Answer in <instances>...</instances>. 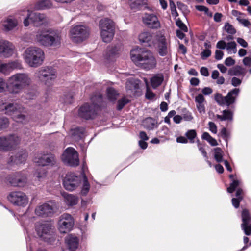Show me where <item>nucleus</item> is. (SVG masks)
I'll list each match as a JSON object with an SVG mask.
<instances>
[{
  "instance_id": "nucleus-1",
  "label": "nucleus",
  "mask_w": 251,
  "mask_h": 251,
  "mask_svg": "<svg viewBox=\"0 0 251 251\" xmlns=\"http://www.w3.org/2000/svg\"><path fill=\"white\" fill-rule=\"evenodd\" d=\"M131 59L136 65L146 70L154 68L156 60L149 50L140 48L133 49L130 51Z\"/></svg>"
},
{
  "instance_id": "nucleus-2",
  "label": "nucleus",
  "mask_w": 251,
  "mask_h": 251,
  "mask_svg": "<svg viewBox=\"0 0 251 251\" xmlns=\"http://www.w3.org/2000/svg\"><path fill=\"white\" fill-rule=\"evenodd\" d=\"M32 79L27 73H18L11 75L7 80L6 89L9 93L16 95L29 86Z\"/></svg>"
},
{
  "instance_id": "nucleus-3",
  "label": "nucleus",
  "mask_w": 251,
  "mask_h": 251,
  "mask_svg": "<svg viewBox=\"0 0 251 251\" xmlns=\"http://www.w3.org/2000/svg\"><path fill=\"white\" fill-rule=\"evenodd\" d=\"M39 45L46 47H59L61 45V33L56 30L44 29L39 30L35 38Z\"/></svg>"
},
{
  "instance_id": "nucleus-4",
  "label": "nucleus",
  "mask_w": 251,
  "mask_h": 251,
  "mask_svg": "<svg viewBox=\"0 0 251 251\" xmlns=\"http://www.w3.org/2000/svg\"><path fill=\"white\" fill-rule=\"evenodd\" d=\"M44 59V53L39 48L31 47L25 51V62L31 67H37L42 64Z\"/></svg>"
},
{
  "instance_id": "nucleus-5",
  "label": "nucleus",
  "mask_w": 251,
  "mask_h": 251,
  "mask_svg": "<svg viewBox=\"0 0 251 251\" xmlns=\"http://www.w3.org/2000/svg\"><path fill=\"white\" fill-rule=\"evenodd\" d=\"M240 93V89L235 88L229 91L226 96H223L220 93H216L214 100L219 105L232 106L235 103Z\"/></svg>"
},
{
  "instance_id": "nucleus-6",
  "label": "nucleus",
  "mask_w": 251,
  "mask_h": 251,
  "mask_svg": "<svg viewBox=\"0 0 251 251\" xmlns=\"http://www.w3.org/2000/svg\"><path fill=\"white\" fill-rule=\"evenodd\" d=\"M35 229L38 235L45 241L51 243L54 240V228L50 223L45 222L37 224Z\"/></svg>"
},
{
  "instance_id": "nucleus-7",
  "label": "nucleus",
  "mask_w": 251,
  "mask_h": 251,
  "mask_svg": "<svg viewBox=\"0 0 251 251\" xmlns=\"http://www.w3.org/2000/svg\"><path fill=\"white\" fill-rule=\"evenodd\" d=\"M99 27L103 41L110 42L114 35V24L113 21L108 18L101 19L99 23Z\"/></svg>"
},
{
  "instance_id": "nucleus-8",
  "label": "nucleus",
  "mask_w": 251,
  "mask_h": 251,
  "mask_svg": "<svg viewBox=\"0 0 251 251\" xmlns=\"http://www.w3.org/2000/svg\"><path fill=\"white\" fill-rule=\"evenodd\" d=\"M98 102H93L91 104L85 103L78 110V115L80 117L86 120L93 119L97 114V111L100 107V103L102 100V96L98 97Z\"/></svg>"
},
{
  "instance_id": "nucleus-9",
  "label": "nucleus",
  "mask_w": 251,
  "mask_h": 251,
  "mask_svg": "<svg viewBox=\"0 0 251 251\" xmlns=\"http://www.w3.org/2000/svg\"><path fill=\"white\" fill-rule=\"evenodd\" d=\"M89 35V29L83 25L74 26L70 30L72 40L75 43H80L86 39Z\"/></svg>"
},
{
  "instance_id": "nucleus-10",
  "label": "nucleus",
  "mask_w": 251,
  "mask_h": 251,
  "mask_svg": "<svg viewBox=\"0 0 251 251\" xmlns=\"http://www.w3.org/2000/svg\"><path fill=\"white\" fill-rule=\"evenodd\" d=\"M74 225L72 216L68 213L61 215L58 222V228L61 233H66L70 231Z\"/></svg>"
},
{
  "instance_id": "nucleus-11",
  "label": "nucleus",
  "mask_w": 251,
  "mask_h": 251,
  "mask_svg": "<svg viewBox=\"0 0 251 251\" xmlns=\"http://www.w3.org/2000/svg\"><path fill=\"white\" fill-rule=\"evenodd\" d=\"M62 160L67 165L75 167L79 164L78 154L76 151L73 148H68L64 151Z\"/></svg>"
},
{
  "instance_id": "nucleus-12",
  "label": "nucleus",
  "mask_w": 251,
  "mask_h": 251,
  "mask_svg": "<svg viewBox=\"0 0 251 251\" xmlns=\"http://www.w3.org/2000/svg\"><path fill=\"white\" fill-rule=\"evenodd\" d=\"M20 139L17 136L11 134L0 137V151H8L20 143Z\"/></svg>"
},
{
  "instance_id": "nucleus-13",
  "label": "nucleus",
  "mask_w": 251,
  "mask_h": 251,
  "mask_svg": "<svg viewBox=\"0 0 251 251\" xmlns=\"http://www.w3.org/2000/svg\"><path fill=\"white\" fill-rule=\"evenodd\" d=\"M9 201L17 206L25 207L28 203V199L26 195L21 191H13L7 197Z\"/></svg>"
},
{
  "instance_id": "nucleus-14",
  "label": "nucleus",
  "mask_w": 251,
  "mask_h": 251,
  "mask_svg": "<svg viewBox=\"0 0 251 251\" xmlns=\"http://www.w3.org/2000/svg\"><path fill=\"white\" fill-rule=\"evenodd\" d=\"M81 182L80 177L76 176L74 173H70L66 175L63 183L65 189L72 191L80 186Z\"/></svg>"
},
{
  "instance_id": "nucleus-15",
  "label": "nucleus",
  "mask_w": 251,
  "mask_h": 251,
  "mask_svg": "<svg viewBox=\"0 0 251 251\" xmlns=\"http://www.w3.org/2000/svg\"><path fill=\"white\" fill-rule=\"evenodd\" d=\"M55 205L50 201L37 206L35 210V214L40 217H47L52 216L55 212Z\"/></svg>"
},
{
  "instance_id": "nucleus-16",
  "label": "nucleus",
  "mask_w": 251,
  "mask_h": 251,
  "mask_svg": "<svg viewBox=\"0 0 251 251\" xmlns=\"http://www.w3.org/2000/svg\"><path fill=\"white\" fill-rule=\"evenodd\" d=\"M7 181L13 186L22 187L26 184L27 178L24 173L18 172L9 175L7 177Z\"/></svg>"
},
{
  "instance_id": "nucleus-17",
  "label": "nucleus",
  "mask_w": 251,
  "mask_h": 251,
  "mask_svg": "<svg viewBox=\"0 0 251 251\" xmlns=\"http://www.w3.org/2000/svg\"><path fill=\"white\" fill-rule=\"evenodd\" d=\"M140 43L148 47L154 46L158 39L157 36L151 31H144L138 35Z\"/></svg>"
},
{
  "instance_id": "nucleus-18",
  "label": "nucleus",
  "mask_w": 251,
  "mask_h": 251,
  "mask_svg": "<svg viewBox=\"0 0 251 251\" xmlns=\"http://www.w3.org/2000/svg\"><path fill=\"white\" fill-rule=\"evenodd\" d=\"M158 52L161 56H165L171 53V43L165 37L161 35L158 37Z\"/></svg>"
},
{
  "instance_id": "nucleus-19",
  "label": "nucleus",
  "mask_w": 251,
  "mask_h": 251,
  "mask_svg": "<svg viewBox=\"0 0 251 251\" xmlns=\"http://www.w3.org/2000/svg\"><path fill=\"white\" fill-rule=\"evenodd\" d=\"M56 72L51 67H45L39 70L37 73V76L43 81L54 79L56 77Z\"/></svg>"
},
{
  "instance_id": "nucleus-20",
  "label": "nucleus",
  "mask_w": 251,
  "mask_h": 251,
  "mask_svg": "<svg viewBox=\"0 0 251 251\" xmlns=\"http://www.w3.org/2000/svg\"><path fill=\"white\" fill-rule=\"evenodd\" d=\"M143 23L149 28L158 29L160 27V23L156 16L152 13H145L142 18Z\"/></svg>"
},
{
  "instance_id": "nucleus-21",
  "label": "nucleus",
  "mask_w": 251,
  "mask_h": 251,
  "mask_svg": "<svg viewBox=\"0 0 251 251\" xmlns=\"http://www.w3.org/2000/svg\"><path fill=\"white\" fill-rule=\"evenodd\" d=\"M14 47L10 42L0 39V57L8 58L12 55Z\"/></svg>"
},
{
  "instance_id": "nucleus-22",
  "label": "nucleus",
  "mask_w": 251,
  "mask_h": 251,
  "mask_svg": "<svg viewBox=\"0 0 251 251\" xmlns=\"http://www.w3.org/2000/svg\"><path fill=\"white\" fill-rule=\"evenodd\" d=\"M22 68V64L18 60L10 61L6 63H2L0 72L7 75L14 70L21 69Z\"/></svg>"
},
{
  "instance_id": "nucleus-23",
  "label": "nucleus",
  "mask_w": 251,
  "mask_h": 251,
  "mask_svg": "<svg viewBox=\"0 0 251 251\" xmlns=\"http://www.w3.org/2000/svg\"><path fill=\"white\" fill-rule=\"evenodd\" d=\"M20 109H23V107L17 103H9L5 105L3 101L0 100V109L4 110L5 114L11 116L12 118L13 117V115H15Z\"/></svg>"
},
{
  "instance_id": "nucleus-24",
  "label": "nucleus",
  "mask_w": 251,
  "mask_h": 251,
  "mask_svg": "<svg viewBox=\"0 0 251 251\" xmlns=\"http://www.w3.org/2000/svg\"><path fill=\"white\" fill-rule=\"evenodd\" d=\"M34 161L40 166H52L55 164L56 159L52 154L44 155L40 158H35Z\"/></svg>"
},
{
  "instance_id": "nucleus-25",
  "label": "nucleus",
  "mask_w": 251,
  "mask_h": 251,
  "mask_svg": "<svg viewBox=\"0 0 251 251\" xmlns=\"http://www.w3.org/2000/svg\"><path fill=\"white\" fill-rule=\"evenodd\" d=\"M28 12H29V11ZM28 18L37 26L42 25L46 21V16L44 14H41L39 12L29 13L28 14Z\"/></svg>"
},
{
  "instance_id": "nucleus-26",
  "label": "nucleus",
  "mask_w": 251,
  "mask_h": 251,
  "mask_svg": "<svg viewBox=\"0 0 251 251\" xmlns=\"http://www.w3.org/2000/svg\"><path fill=\"white\" fill-rule=\"evenodd\" d=\"M65 243L69 251H75L79 246V239L76 236L70 234L66 237Z\"/></svg>"
},
{
  "instance_id": "nucleus-27",
  "label": "nucleus",
  "mask_w": 251,
  "mask_h": 251,
  "mask_svg": "<svg viewBox=\"0 0 251 251\" xmlns=\"http://www.w3.org/2000/svg\"><path fill=\"white\" fill-rule=\"evenodd\" d=\"M27 157V154L26 152H20L14 156H11L10 158V161L16 164L24 163L25 162Z\"/></svg>"
},
{
  "instance_id": "nucleus-28",
  "label": "nucleus",
  "mask_w": 251,
  "mask_h": 251,
  "mask_svg": "<svg viewBox=\"0 0 251 251\" xmlns=\"http://www.w3.org/2000/svg\"><path fill=\"white\" fill-rule=\"evenodd\" d=\"M17 24L18 22L15 18L9 17L3 21V26L5 31H9L16 27Z\"/></svg>"
},
{
  "instance_id": "nucleus-29",
  "label": "nucleus",
  "mask_w": 251,
  "mask_h": 251,
  "mask_svg": "<svg viewBox=\"0 0 251 251\" xmlns=\"http://www.w3.org/2000/svg\"><path fill=\"white\" fill-rule=\"evenodd\" d=\"M246 73L245 69L239 65L230 68L228 71V74L230 76H242V77L245 75Z\"/></svg>"
},
{
  "instance_id": "nucleus-30",
  "label": "nucleus",
  "mask_w": 251,
  "mask_h": 251,
  "mask_svg": "<svg viewBox=\"0 0 251 251\" xmlns=\"http://www.w3.org/2000/svg\"><path fill=\"white\" fill-rule=\"evenodd\" d=\"M195 100L197 103L196 106L198 111L200 113H204L205 112V106L204 104L205 98L201 94H199L195 97Z\"/></svg>"
},
{
  "instance_id": "nucleus-31",
  "label": "nucleus",
  "mask_w": 251,
  "mask_h": 251,
  "mask_svg": "<svg viewBox=\"0 0 251 251\" xmlns=\"http://www.w3.org/2000/svg\"><path fill=\"white\" fill-rule=\"evenodd\" d=\"M25 108L23 107V109H20V110H18L17 112L15 115H13V117L12 118L13 120L17 123H21L25 124L28 121V118L25 115L22 114L24 111Z\"/></svg>"
},
{
  "instance_id": "nucleus-32",
  "label": "nucleus",
  "mask_w": 251,
  "mask_h": 251,
  "mask_svg": "<svg viewBox=\"0 0 251 251\" xmlns=\"http://www.w3.org/2000/svg\"><path fill=\"white\" fill-rule=\"evenodd\" d=\"M64 201L69 206L76 205L78 202V198L72 194H64Z\"/></svg>"
},
{
  "instance_id": "nucleus-33",
  "label": "nucleus",
  "mask_w": 251,
  "mask_h": 251,
  "mask_svg": "<svg viewBox=\"0 0 251 251\" xmlns=\"http://www.w3.org/2000/svg\"><path fill=\"white\" fill-rule=\"evenodd\" d=\"M222 115L217 114L216 117L220 121H232L233 120V113L229 110H224L222 112Z\"/></svg>"
},
{
  "instance_id": "nucleus-34",
  "label": "nucleus",
  "mask_w": 251,
  "mask_h": 251,
  "mask_svg": "<svg viewBox=\"0 0 251 251\" xmlns=\"http://www.w3.org/2000/svg\"><path fill=\"white\" fill-rule=\"evenodd\" d=\"M164 77L162 75H156L151 79V83L153 89L157 88L162 83Z\"/></svg>"
},
{
  "instance_id": "nucleus-35",
  "label": "nucleus",
  "mask_w": 251,
  "mask_h": 251,
  "mask_svg": "<svg viewBox=\"0 0 251 251\" xmlns=\"http://www.w3.org/2000/svg\"><path fill=\"white\" fill-rule=\"evenodd\" d=\"M85 132V128L83 127H76L71 130L72 137L75 139L78 140L82 138Z\"/></svg>"
},
{
  "instance_id": "nucleus-36",
  "label": "nucleus",
  "mask_w": 251,
  "mask_h": 251,
  "mask_svg": "<svg viewBox=\"0 0 251 251\" xmlns=\"http://www.w3.org/2000/svg\"><path fill=\"white\" fill-rule=\"evenodd\" d=\"M242 220L243 223L241 224V228L243 229L249 225V223L251 220L249 211L246 209H243L242 211Z\"/></svg>"
},
{
  "instance_id": "nucleus-37",
  "label": "nucleus",
  "mask_w": 251,
  "mask_h": 251,
  "mask_svg": "<svg viewBox=\"0 0 251 251\" xmlns=\"http://www.w3.org/2000/svg\"><path fill=\"white\" fill-rule=\"evenodd\" d=\"M120 46L114 45L108 46L106 49V56L108 58H111L116 55L118 53L120 50Z\"/></svg>"
},
{
  "instance_id": "nucleus-38",
  "label": "nucleus",
  "mask_w": 251,
  "mask_h": 251,
  "mask_svg": "<svg viewBox=\"0 0 251 251\" xmlns=\"http://www.w3.org/2000/svg\"><path fill=\"white\" fill-rule=\"evenodd\" d=\"M156 123L155 119L151 117H149L143 121V125L145 128L151 130L154 128Z\"/></svg>"
},
{
  "instance_id": "nucleus-39",
  "label": "nucleus",
  "mask_w": 251,
  "mask_h": 251,
  "mask_svg": "<svg viewBox=\"0 0 251 251\" xmlns=\"http://www.w3.org/2000/svg\"><path fill=\"white\" fill-rule=\"evenodd\" d=\"M51 6L50 0H41L35 5V8L37 10L44 9Z\"/></svg>"
},
{
  "instance_id": "nucleus-40",
  "label": "nucleus",
  "mask_w": 251,
  "mask_h": 251,
  "mask_svg": "<svg viewBox=\"0 0 251 251\" xmlns=\"http://www.w3.org/2000/svg\"><path fill=\"white\" fill-rule=\"evenodd\" d=\"M107 97L111 101H115L119 95L117 91L112 87H108L106 90Z\"/></svg>"
},
{
  "instance_id": "nucleus-41",
  "label": "nucleus",
  "mask_w": 251,
  "mask_h": 251,
  "mask_svg": "<svg viewBox=\"0 0 251 251\" xmlns=\"http://www.w3.org/2000/svg\"><path fill=\"white\" fill-rule=\"evenodd\" d=\"M145 0H129V4L131 9L136 11L145 3Z\"/></svg>"
},
{
  "instance_id": "nucleus-42",
  "label": "nucleus",
  "mask_w": 251,
  "mask_h": 251,
  "mask_svg": "<svg viewBox=\"0 0 251 251\" xmlns=\"http://www.w3.org/2000/svg\"><path fill=\"white\" fill-rule=\"evenodd\" d=\"M237 44L235 41H231L227 43L226 45V48L229 54L236 53L237 52Z\"/></svg>"
},
{
  "instance_id": "nucleus-43",
  "label": "nucleus",
  "mask_w": 251,
  "mask_h": 251,
  "mask_svg": "<svg viewBox=\"0 0 251 251\" xmlns=\"http://www.w3.org/2000/svg\"><path fill=\"white\" fill-rule=\"evenodd\" d=\"M223 154L224 152L220 148L214 149V158L217 162L220 163L223 161Z\"/></svg>"
},
{
  "instance_id": "nucleus-44",
  "label": "nucleus",
  "mask_w": 251,
  "mask_h": 251,
  "mask_svg": "<svg viewBox=\"0 0 251 251\" xmlns=\"http://www.w3.org/2000/svg\"><path fill=\"white\" fill-rule=\"evenodd\" d=\"M90 189V184L88 181L87 178L85 175L83 176V184L81 189V194L82 195H86Z\"/></svg>"
},
{
  "instance_id": "nucleus-45",
  "label": "nucleus",
  "mask_w": 251,
  "mask_h": 251,
  "mask_svg": "<svg viewBox=\"0 0 251 251\" xmlns=\"http://www.w3.org/2000/svg\"><path fill=\"white\" fill-rule=\"evenodd\" d=\"M241 181L239 180H233L230 183L229 187L227 188V191L229 193H232L235 189L240 185Z\"/></svg>"
},
{
  "instance_id": "nucleus-46",
  "label": "nucleus",
  "mask_w": 251,
  "mask_h": 251,
  "mask_svg": "<svg viewBox=\"0 0 251 251\" xmlns=\"http://www.w3.org/2000/svg\"><path fill=\"white\" fill-rule=\"evenodd\" d=\"M129 100L126 98H122L117 102V109L118 110H122L124 107L129 102Z\"/></svg>"
},
{
  "instance_id": "nucleus-47",
  "label": "nucleus",
  "mask_w": 251,
  "mask_h": 251,
  "mask_svg": "<svg viewBox=\"0 0 251 251\" xmlns=\"http://www.w3.org/2000/svg\"><path fill=\"white\" fill-rule=\"evenodd\" d=\"M185 136L187 139H189L191 143H194V139L197 136V133L195 130H189L186 133Z\"/></svg>"
},
{
  "instance_id": "nucleus-48",
  "label": "nucleus",
  "mask_w": 251,
  "mask_h": 251,
  "mask_svg": "<svg viewBox=\"0 0 251 251\" xmlns=\"http://www.w3.org/2000/svg\"><path fill=\"white\" fill-rule=\"evenodd\" d=\"M223 28L227 33L229 34L234 35L236 32V30L233 26L228 23H225Z\"/></svg>"
},
{
  "instance_id": "nucleus-49",
  "label": "nucleus",
  "mask_w": 251,
  "mask_h": 251,
  "mask_svg": "<svg viewBox=\"0 0 251 251\" xmlns=\"http://www.w3.org/2000/svg\"><path fill=\"white\" fill-rule=\"evenodd\" d=\"M9 125L8 119L5 117L0 116V130L6 128Z\"/></svg>"
},
{
  "instance_id": "nucleus-50",
  "label": "nucleus",
  "mask_w": 251,
  "mask_h": 251,
  "mask_svg": "<svg viewBox=\"0 0 251 251\" xmlns=\"http://www.w3.org/2000/svg\"><path fill=\"white\" fill-rule=\"evenodd\" d=\"M196 9L199 11H203L204 13L209 17H212V13L209 11V9L206 6L203 5H197L195 6Z\"/></svg>"
},
{
  "instance_id": "nucleus-51",
  "label": "nucleus",
  "mask_w": 251,
  "mask_h": 251,
  "mask_svg": "<svg viewBox=\"0 0 251 251\" xmlns=\"http://www.w3.org/2000/svg\"><path fill=\"white\" fill-rule=\"evenodd\" d=\"M176 24L182 31L185 32H187L188 31L187 27L180 19H178L176 22Z\"/></svg>"
},
{
  "instance_id": "nucleus-52",
  "label": "nucleus",
  "mask_w": 251,
  "mask_h": 251,
  "mask_svg": "<svg viewBox=\"0 0 251 251\" xmlns=\"http://www.w3.org/2000/svg\"><path fill=\"white\" fill-rule=\"evenodd\" d=\"M211 54V51L209 49H205L201 53V58L203 60L206 59Z\"/></svg>"
},
{
  "instance_id": "nucleus-53",
  "label": "nucleus",
  "mask_w": 251,
  "mask_h": 251,
  "mask_svg": "<svg viewBox=\"0 0 251 251\" xmlns=\"http://www.w3.org/2000/svg\"><path fill=\"white\" fill-rule=\"evenodd\" d=\"M242 83V79H239L236 77H233L231 78V85L235 87H238L241 85Z\"/></svg>"
},
{
  "instance_id": "nucleus-54",
  "label": "nucleus",
  "mask_w": 251,
  "mask_h": 251,
  "mask_svg": "<svg viewBox=\"0 0 251 251\" xmlns=\"http://www.w3.org/2000/svg\"><path fill=\"white\" fill-rule=\"evenodd\" d=\"M182 117L186 121H190L193 119L191 113L187 111L183 113Z\"/></svg>"
},
{
  "instance_id": "nucleus-55",
  "label": "nucleus",
  "mask_w": 251,
  "mask_h": 251,
  "mask_svg": "<svg viewBox=\"0 0 251 251\" xmlns=\"http://www.w3.org/2000/svg\"><path fill=\"white\" fill-rule=\"evenodd\" d=\"M209 130L213 133L216 134L217 132V127L215 124L212 122H209L208 124Z\"/></svg>"
},
{
  "instance_id": "nucleus-56",
  "label": "nucleus",
  "mask_w": 251,
  "mask_h": 251,
  "mask_svg": "<svg viewBox=\"0 0 251 251\" xmlns=\"http://www.w3.org/2000/svg\"><path fill=\"white\" fill-rule=\"evenodd\" d=\"M198 147L199 151L201 152L205 159H208V156L206 151H205L203 147L199 142V141L198 142Z\"/></svg>"
},
{
  "instance_id": "nucleus-57",
  "label": "nucleus",
  "mask_w": 251,
  "mask_h": 251,
  "mask_svg": "<svg viewBox=\"0 0 251 251\" xmlns=\"http://www.w3.org/2000/svg\"><path fill=\"white\" fill-rule=\"evenodd\" d=\"M145 96L147 99L152 100L155 97V94L148 87H147Z\"/></svg>"
},
{
  "instance_id": "nucleus-58",
  "label": "nucleus",
  "mask_w": 251,
  "mask_h": 251,
  "mask_svg": "<svg viewBox=\"0 0 251 251\" xmlns=\"http://www.w3.org/2000/svg\"><path fill=\"white\" fill-rule=\"evenodd\" d=\"M235 61L231 57L226 58L225 61V64L227 66H231L235 64Z\"/></svg>"
},
{
  "instance_id": "nucleus-59",
  "label": "nucleus",
  "mask_w": 251,
  "mask_h": 251,
  "mask_svg": "<svg viewBox=\"0 0 251 251\" xmlns=\"http://www.w3.org/2000/svg\"><path fill=\"white\" fill-rule=\"evenodd\" d=\"M226 43L223 40L219 41L216 44V48L221 49L224 50L226 48Z\"/></svg>"
},
{
  "instance_id": "nucleus-60",
  "label": "nucleus",
  "mask_w": 251,
  "mask_h": 251,
  "mask_svg": "<svg viewBox=\"0 0 251 251\" xmlns=\"http://www.w3.org/2000/svg\"><path fill=\"white\" fill-rule=\"evenodd\" d=\"M242 200V199L233 198L232 199V204L235 208H238L239 207L240 202Z\"/></svg>"
},
{
  "instance_id": "nucleus-61",
  "label": "nucleus",
  "mask_w": 251,
  "mask_h": 251,
  "mask_svg": "<svg viewBox=\"0 0 251 251\" xmlns=\"http://www.w3.org/2000/svg\"><path fill=\"white\" fill-rule=\"evenodd\" d=\"M237 42L243 48H247L248 46V43L243 38L240 37L237 38Z\"/></svg>"
},
{
  "instance_id": "nucleus-62",
  "label": "nucleus",
  "mask_w": 251,
  "mask_h": 251,
  "mask_svg": "<svg viewBox=\"0 0 251 251\" xmlns=\"http://www.w3.org/2000/svg\"><path fill=\"white\" fill-rule=\"evenodd\" d=\"M6 88V84L4 80L0 77V93L3 92L5 91V88Z\"/></svg>"
},
{
  "instance_id": "nucleus-63",
  "label": "nucleus",
  "mask_w": 251,
  "mask_h": 251,
  "mask_svg": "<svg viewBox=\"0 0 251 251\" xmlns=\"http://www.w3.org/2000/svg\"><path fill=\"white\" fill-rule=\"evenodd\" d=\"M224 55V53L222 51L220 50H216L215 51V59L217 60H220L222 59Z\"/></svg>"
},
{
  "instance_id": "nucleus-64",
  "label": "nucleus",
  "mask_w": 251,
  "mask_h": 251,
  "mask_svg": "<svg viewBox=\"0 0 251 251\" xmlns=\"http://www.w3.org/2000/svg\"><path fill=\"white\" fill-rule=\"evenodd\" d=\"M200 73L202 75L204 76H208L209 75L208 69L205 67H202L201 68Z\"/></svg>"
}]
</instances>
